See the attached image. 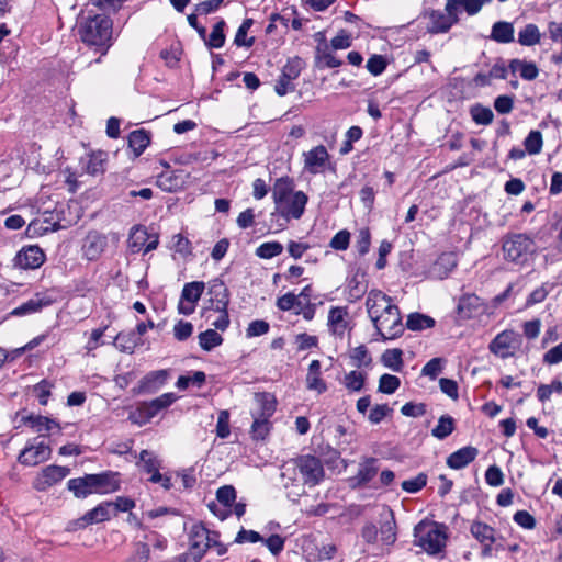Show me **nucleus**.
<instances>
[{
	"instance_id": "22",
	"label": "nucleus",
	"mask_w": 562,
	"mask_h": 562,
	"mask_svg": "<svg viewBox=\"0 0 562 562\" xmlns=\"http://www.w3.org/2000/svg\"><path fill=\"white\" fill-rule=\"evenodd\" d=\"M477 453L479 450L472 446L460 448L447 458V465L454 470L463 469L476 458Z\"/></svg>"
},
{
	"instance_id": "17",
	"label": "nucleus",
	"mask_w": 562,
	"mask_h": 562,
	"mask_svg": "<svg viewBox=\"0 0 562 562\" xmlns=\"http://www.w3.org/2000/svg\"><path fill=\"white\" fill-rule=\"evenodd\" d=\"M176 395L173 393H165L150 402H143L138 406V412L146 420L155 417L160 411L169 407L175 401Z\"/></svg>"
},
{
	"instance_id": "43",
	"label": "nucleus",
	"mask_w": 562,
	"mask_h": 562,
	"mask_svg": "<svg viewBox=\"0 0 562 562\" xmlns=\"http://www.w3.org/2000/svg\"><path fill=\"white\" fill-rule=\"evenodd\" d=\"M540 40H541L540 30L533 23L527 24L518 33V43L522 46H533L536 44H539Z\"/></svg>"
},
{
	"instance_id": "55",
	"label": "nucleus",
	"mask_w": 562,
	"mask_h": 562,
	"mask_svg": "<svg viewBox=\"0 0 562 562\" xmlns=\"http://www.w3.org/2000/svg\"><path fill=\"white\" fill-rule=\"evenodd\" d=\"M524 146L529 155H537L542 150L543 139L540 131H531L524 140Z\"/></svg>"
},
{
	"instance_id": "45",
	"label": "nucleus",
	"mask_w": 562,
	"mask_h": 562,
	"mask_svg": "<svg viewBox=\"0 0 562 562\" xmlns=\"http://www.w3.org/2000/svg\"><path fill=\"white\" fill-rule=\"evenodd\" d=\"M106 160V154L103 151L92 153L88 156L85 169L86 172L91 176H97L104 172V164Z\"/></svg>"
},
{
	"instance_id": "51",
	"label": "nucleus",
	"mask_w": 562,
	"mask_h": 562,
	"mask_svg": "<svg viewBox=\"0 0 562 562\" xmlns=\"http://www.w3.org/2000/svg\"><path fill=\"white\" fill-rule=\"evenodd\" d=\"M453 430L454 419L449 415H442L439 418L437 426L431 430V435L435 438L442 440L452 434Z\"/></svg>"
},
{
	"instance_id": "62",
	"label": "nucleus",
	"mask_w": 562,
	"mask_h": 562,
	"mask_svg": "<svg viewBox=\"0 0 562 562\" xmlns=\"http://www.w3.org/2000/svg\"><path fill=\"white\" fill-rule=\"evenodd\" d=\"M427 484V475L419 473L417 476L402 482V488L407 493H417Z\"/></svg>"
},
{
	"instance_id": "18",
	"label": "nucleus",
	"mask_w": 562,
	"mask_h": 562,
	"mask_svg": "<svg viewBox=\"0 0 562 562\" xmlns=\"http://www.w3.org/2000/svg\"><path fill=\"white\" fill-rule=\"evenodd\" d=\"M329 159L327 149L323 145H318L304 154V168L312 175L323 171Z\"/></svg>"
},
{
	"instance_id": "58",
	"label": "nucleus",
	"mask_w": 562,
	"mask_h": 562,
	"mask_svg": "<svg viewBox=\"0 0 562 562\" xmlns=\"http://www.w3.org/2000/svg\"><path fill=\"white\" fill-rule=\"evenodd\" d=\"M283 251V246L279 241H267L261 244L256 249V256L261 259H271L276 256H279Z\"/></svg>"
},
{
	"instance_id": "64",
	"label": "nucleus",
	"mask_w": 562,
	"mask_h": 562,
	"mask_svg": "<svg viewBox=\"0 0 562 562\" xmlns=\"http://www.w3.org/2000/svg\"><path fill=\"white\" fill-rule=\"evenodd\" d=\"M150 557V549L146 542H137L134 552L130 557L128 562H147Z\"/></svg>"
},
{
	"instance_id": "24",
	"label": "nucleus",
	"mask_w": 562,
	"mask_h": 562,
	"mask_svg": "<svg viewBox=\"0 0 562 562\" xmlns=\"http://www.w3.org/2000/svg\"><path fill=\"white\" fill-rule=\"evenodd\" d=\"M281 477L283 481V486L285 488H288L289 486H302L297 457L290 459L282 464Z\"/></svg>"
},
{
	"instance_id": "34",
	"label": "nucleus",
	"mask_w": 562,
	"mask_h": 562,
	"mask_svg": "<svg viewBox=\"0 0 562 562\" xmlns=\"http://www.w3.org/2000/svg\"><path fill=\"white\" fill-rule=\"evenodd\" d=\"M21 423L29 425L38 432L43 429L52 430L53 428L61 430L58 422L42 415L21 414Z\"/></svg>"
},
{
	"instance_id": "63",
	"label": "nucleus",
	"mask_w": 562,
	"mask_h": 562,
	"mask_svg": "<svg viewBox=\"0 0 562 562\" xmlns=\"http://www.w3.org/2000/svg\"><path fill=\"white\" fill-rule=\"evenodd\" d=\"M442 359L432 358L422 369V374L435 380L442 371Z\"/></svg>"
},
{
	"instance_id": "8",
	"label": "nucleus",
	"mask_w": 562,
	"mask_h": 562,
	"mask_svg": "<svg viewBox=\"0 0 562 562\" xmlns=\"http://www.w3.org/2000/svg\"><path fill=\"white\" fill-rule=\"evenodd\" d=\"M519 335L514 330H504L496 335L490 342L488 349L495 356L507 359L515 353V349L519 346Z\"/></svg>"
},
{
	"instance_id": "48",
	"label": "nucleus",
	"mask_w": 562,
	"mask_h": 562,
	"mask_svg": "<svg viewBox=\"0 0 562 562\" xmlns=\"http://www.w3.org/2000/svg\"><path fill=\"white\" fill-rule=\"evenodd\" d=\"M349 358L351 364L358 369L368 368L372 363V358L364 345H360L350 350Z\"/></svg>"
},
{
	"instance_id": "6",
	"label": "nucleus",
	"mask_w": 562,
	"mask_h": 562,
	"mask_svg": "<svg viewBox=\"0 0 562 562\" xmlns=\"http://www.w3.org/2000/svg\"><path fill=\"white\" fill-rule=\"evenodd\" d=\"M300 475L302 487L307 485L310 487L318 485L325 476V471L322 461L312 454L299 456Z\"/></svg>"
},
{
	"instance_id": "35",
	"label": "nucleus",
	"mask_w": 562,
	"mask_h": 562,
	"mask_svg": "<svg viewBox=\"0 0 562 562\" xmlns=\"http://www.w3.org/2000/svg\"><path fill=\"white\" fill-rule=\"evenodd\" d=\"M514 26L510 22L498 21L492 26L490 37L497 43H512L514 41Z\"/></svg>"
},
{
	"instance_id": "5",
	"label": "nucleus",
	"mask_w": 562,
	"mask_h": 562,
	"mask_svg": "<svg viewBox=\"0 0 562 562\" xmlns=\"http://www.w3.org/2000/svg\"><path fill=\"white\" fill-rule=\"evenodd\" d=\"M372 323L383 340L395 339L404 333L401 312L396 305L389 306V310Z\"/></svg>"
},
{
	"instance_id": "38",
	"label": "nucleus",
	"mask_w": 562,
	"mask_h": 562,
	"mask_svg": "<svg viewBox=\"0 0 562 562\" xmlns=\"http://www.w3.org/2000/svg\"><path fill=\"white\" fill-rule=\"evenodd\" d=\"M295 192L293 191V181L290 178H279L272 189L273 202H284V199L295 195Z\"/></svg>"
},
{
	"instance_id": "49",
	"label": "nucleus",
	"mask_w": 562,
	"mask_h": 562,
	"mask_svg": "<svg viewBox=\"0 0 562 562\" xmlns=\"http://www.w3.org/2000/svg\"><path fill=\"white\" fill-rule=\"evenodd\" d=\"M435 325V319L428 315L420 313H412L407 317L406 326L411 330H423L431 328Z\"/></svg>"
},
{
	"instance_id": "29",
	"label": "nucleus",
	"mask_w": 562,
	"mask_h": 562,
	"mask_svg": "<svg viewBox=\"0 0 562 562\" xmlns=\"http://www.w3.org/2000/svg\"><path fill=\"white\" fill-rule=\"evenodd\" d=\"M68 490L77 498H86L90 494H95L92 474H86L82 477L71 479L67 483Z\"/></svg>"
},
{
	"instance_id": "25",
	"label": "nucleus",
	"mask_w": 562,
	"mask_h": 562,
	"mask_svg": "<svg viewBox=\"0 0 562 562\" xmlns=\"http://www.w3.org/2000/svg\"><path fill=\"white\" fill-rule=\"evenodd\" d=\"M484 4V0H447L445 10L447 13L454 14L464 10L469 15L479 13Z\"/></svg>"
},
{
	"instance_id": "12",
	"label": "nucleus",
	"mask_w": 562,
	"mask_h": 562,
	"mask_svg": "<svg viewBox=\"0 0 562 562\" xmlns=\"http://www.w3.org/2000/svg\"><path fill=\"white\" fill-rule=\"evenodd\" d=\"M393 305L391 297L380 290H371L368 293L366 307L372 322L378 321L379 316L383 315L389 310V306Z\"/></svg>"
},
{
	"instance_id": "39",
	"label": "nucleus",
	"mask_w": 562,
	"mask_h": 562,
	"mask_svg": "<svg viewBox=\"0 0 562 562\" xmlns=\"http://www.w3.org/2000/svg\"><path fill=\"white\" fill-rule=\"evenodd\" d=\"M367 282L364 280V274H359L358 272L353 274L348 281L347 290H348V300L350 302H356L360 300L363 294L367 292Z\"/></svg>"
},
{
	"instance_id": "32",
	"label": "nucleus",
	"mask_w": 562,
	"mask_h": 562,
	"mask_svg": "<svg viewBox=\"0 0 562 562\" xmlns=\"http://www.w3.org/2000/svg\"><path fill=\"white\" fill-rule=\"evenodd\" d=\"M255 401L257 404V408L251 412V415H257L269 419L274 414L277 406L274 395L266 392L257 393L255 395Z\"/></svg>"
},
{
	"instance_id": "56",
	"label": "nucleus",
	"mask_w": 562,
	"mask_h": 562,
	"mask_svg": "<svg viewBox=\"0 0 562 562\" xmlns=\"http://www.w3.org/2000/svg\"><path fill=\"white\" fill-rule=\"evenodd\" d=\"M254 418L251 425V436L256 440H263L270 431V422L257 415H251Z\"/></svg>"
},
{
	"instance_id": "37",
	"label": "nucleus",
	"mask_w": 562,
	"mask_h": 562,
	"mask_svg": "<svg viewBox=\"0 0 562 562\" xmlns=\"http://www.w3.org/2000/svg\"><path fill=\"white\" fill-rule=\"evenodd\" d=\"M52 303L50 300H45L40 294L24 302L20 306L15 307L11 314L15 316H23L38 312L43 306H47Z\"/></svg>"
},
{
	"instance_id": "2",
	"label": "nucleus",
	"mask_w": 562,
	"mask_h": 562,
	"mask_svg": "<svg viewBox=\"0 0 562 562\" xmlns=\"http://www.w3.org/2000/svg\"><path fill=\"white\" fill-rule=\"evenodd\" d=\"M415 544L429 554H436L446 544L447 536L442 526L436 522L420 521L414 528Z\"/></svg>"
},
{
	"instance_id": "4",
	"label": "nucleus",
	"mask_w": 562,
	"mask_h": 562,
	"mask_svg": "<svg viewBox=\"0 0 562 562\" xmlns=\"http://www.w3.org/2000/svg\"><path fill=\"white\" fill-rule=\"evenodd\" d=\"M213 532L202 524H195L189 532V550L183 555L184 562H200L207 549L212 548Z\"/></svg>"
},
{
	"instance_id": "14",
	"label": "nucleus",
	"mask_w": 562,
	"mask_h": 562,
	"mask_svg": "<svg viewBox=\"0 0 562 562\" xmlns=\"http://www.w3.org/2000/svg\"><path fill=\"white\" fill-rule=\"evenodd\" d=\"M425 18L428 19L427 32L431 34L446 33L459 21V18L454 14H445L439 10H431L425 14Z\"/></svg>"
},
{
	"instance_id": "61",
	"label": "nucleus",
	"mask_w": 562,
	"mask_h": 562,
	"mask_svg": "<svg viewBox=\"0 0 562 562\" xmlns=\"http://www.w3.org/2000/svg\"><path fill=\"white\" fill-rule=\"evenodd\" d=\"M216 499L225 507H231L236 499V490L232 485H224L217 490Z\"/></svg>"
},
{
	"instance_id": "57",
	"label": "nucleus",
	"mask_w": 562,
	"mask_h": 562,
	"mask_svg": "<svg viewBox=\"0 0 562 562\" xmlns=\"http://www.w3.org/2000/svg\"><path fill=\"white\" fill-rule=\"evenodd\" d=\"M251 25H252L251 19H245L243 21V23L238 27L235 38H234V44L236 46L251 47L254 45L255 38L254 37L247 38V33H248L249 29L251 27Z\"/></svg>"
},
{
	"instance_id": "7",
	"label": "nucleus",
	"mask_w": 562,
	"mask_h": 562,
	"mask_svg": "<svg viewBox=\"0 0 562 562\" xmlns=\"http://www.w3.org/2000/svg\"><path fill=\"white\" fill-rule=\"evenodd\" d=\"M307 195L303 191H296L295 195L284 199V202H277L272 215H279L286 222L291 218L299 220L305 210Z\"/></svg>"
},
{
	"instance_id": "54",
	"label": "nucleus",
	"mask_w": 562,
	"mask_h": 562,
	"mask_svg": "<svg viewBox=\"0 0 562 562\" xmlns=\"http://www.w3.org/2000/svg\"><path fill=\"white\" fill-rule=\"evenodd\" d=\"M472 120L480 125H488L493 122L494 114L492 110L482 104H475L470 109Z\"/></svg>"
},
{
	"instance_id": "11",
	"label": "nucleus",
	"mask_w": 562,
	"mask_h": 562,
	"mask_svg": "<svg viewBox=\"0 0 562 562\" xmlns=\"http://www.w3.org/2000/svg\"><path fill=\"white\" fill-rule=\"evenodd\" d=\"M50 454L52 449L45 442L42 441L36 445L29 443L19 454L18 461L23 465L33 467L47 461L50 458Z\"/></svg>"
},
{
	"instance_id": "40",
	"label": "nucleus",
	"mask_w": 562,
	"mask_h": 562,
	"mask_svg": "<svg viewBox=\"0 0 562 562\" xmlns=\"http://www.w3.org/2000/svg\"><path fill=\"white\" fill-rule=\"evenodd\" d=\"M470 531L472 536L482 543L492 544L495 541V530L482 521H473Z\"/></svg>"
},
{
	"instance_id": "9",
	"label": "nucleus",
	"mask_w": 562,
	"mask_h": 562,
	"mask_svg": "<svg viewBox=\"0 0 562 562\" xmlns=\"http://www.w3.org/2000/svg\"><path fill=\"white\" fill-rule=\"evenodd\" d=\"M112 506L111 502H105L99 504L97 507L87 512L82 517L75 519L69 522L68 530L76 531L79 529H83L89 525L99 524L110 519V507Z\"/></svg>"
},
{
	"instance_id": "31",
	"label": "nucleus",
	"mask_w": 562,
	"mask_h": 562,
	"mask_svg": "<svg viewBox=\"0 0 562 562\" xmlns=\"http://www.w3.org/2000/svg\"><path fill=\"white\" fill-rule=\"evenodd\" d=\"M168 379L167 370L153 371L146 374L138 386V390H133L134 393L153 392L159 389Z\"/></svg>"
},
{
	"instance_id": "19",
	"label": "nucleus",
	"mask_w": 562,
	"mask_h": 562,
	"mask_svg": "<svg viewBox=\"0 0 562 562\" xmlns=\"http://www.w3.org/2000/svg\"><path fill=\"white\" fill-rule=\"evenodd\" d=\"M315 67L318 69L324 68H336L341 66L342 61L338 59L334 53L333 48L326 42L324 37L319 41L315 48Z\"/></svg>"
},
{
	"instance_id": "50",
	"label": "nucleus",
	"mask_w": 562,
	"mask_h": 562,
	"mask_svg": "<svg viewBox=\"0 0 562 562\" xmlns=\"http://www.w3.org/2000/svg\"><path fill=\"white\" fill-rule=\"evenodd\" d=\"M222 342L223 337L215 329H207L199 335V345L205 351H211Z\"/></svg>"
},
{
	"instance_id": "41",
	"label": "nucleus",
	"mask_w": 562,
	"mask_h": 562,
	"mask_svg": "<svg viewBox=\"0 0 562 562\" xmlns=\"http://www.w3.org/2000/svg\"><path fill=\"white\" fill-rule=\"evenodd\" d=\"M149 143V133L145 130L133 131L128 136V146L132 148L135 156L143 154Z\"/></svg>"
},
{
	"instance_id": "23",
	"label": "nucleus",
	"mask_w": 562,
	"mask_h": 562,
	"mask_svg": "<svg viewBox=\"0 0 562 562\" xmlns=\"http://www.w3.org/2000/svg\"><path fill=\"white\" fill-rule=\"evenodd\" d=\"M348 312L346 307H331L328 313V327L333 335L342 338L347 327Z\"/></svg>"
},
{
	"instance_id": "59",
	"label": "nucleus",
	"mask_w": 562,
	"mask_h": 562,
	"mask_svg": "<svg viewBox=\"0 0 562 562\" xmlns=\"http://www.w3.org/2000/svg\"><path fill=\"white\" fill-rule=\"evenodd\" d=\"M401 385V380L396 375L384 373L379 379L378 391L383 394H393Z\"/></svg>"
},
{
	"instance_id": "53",
	"label": "nucleus",
	"mask_w": 562,
	"mask_h": 562,
	"mask_svg": "<svg viewBox=\"0 0 562 562\" xmlns=\"http://www.w3.org/2000/svg\"><path fill=\"white\" fill-rule=\"evenodd\" d=\"M401 349H387L382 355V363L395 372H400L403 367Z\"/></svg>"
},
{
	"instance_id": "60",
	"label": "nucleus",
	"mask_w": 562,
	"mask_h": 562,
	"mask_svg": "<svg viewBox=\"0 0 562 562\" xmlns=\"http://www.w3.org/2000/svg\"><path fill=\"white\" fill-rule=\"evenodd\" d=\"M387 66V61L384 56L382 55H372L366 65V68L368 71L373 76L381 75Z\"/></svg>"
},
{
	"instance_id": "28",
	"label": "nucleus",
	"mask_w": 562,
	"mask_h": 562,
	"mask_svg": "<svg viewBox=\"0 0 562 562\" xmlns=\"http://www.w3.org/2000/svg\"><path fill=\"white\" fill-rule=\"evenodd\" d=\"M94 482L95 494H109L116 492L120 488V482L116 479L117 474L113 472H103L92 474Z\"/></svg>"
},
{
	"instance_id": "30",
	"label": "nucleus",
	"mask_w": 562,
	"mask_h": 562,
	"mask_svg": "<svg viewBox=\"0 0 562 562\" xmlns=\"http://www.w3.org/2000/svg\"><path fill=\"white\" fill-rule=\"evenodd\" d=\"M305 382L308 390L316 391L318 394L327 391V384L322 379L321 362L318 360H313L310 363Z\"/></svg>"
},
{
	"instance_id": "36",
	"label": "nucleus",
	"mask_w": 562,
	"mask_h": 562,
	"mask_svg": "<svg viewBox=\"0 0 562 562\" xmlns=\"http://www.w3.org/2000/svg\"><path fill=\"white\" fill-rule=\"evenodd\" d=\"M368 374L360 370H352L345 374L342 385L350 393L361 392L366 385Z\"/></svg>"
},
{
	"instance_id": "33",
	"label": "nucleus",
	"mask_w": 562,
	"mask_h": 562,
	"mask_svg": "<svg viewBox=\"0 0 562 562\" xmlns=\"http://www.w3.org/2000/svg\"><path fill=\"white\" fill-rule=\"evenodd\" d=\"M508 68L513 75L518 72L524 80L528 81L535 80L539 75V69L535 63L518 58L512 59Z\"/></svg>"
},
{
	"instance_id": "15",
	"label": "nucleus",
	"mask_w": 562,
	"mask_h": 562,
	"mask_svg": "<svg viewBox=\"0 0 562 562\" xmlns=\"http://www.w3.org/2000/svg\"><path fill=\"white\" fill-rule=\"evenodd\" d=\"M108 245L106 236L91 231L87 234L82 243V252L88 260L98 259Z\"/></svg>"
},
{
	"instance_id": "46",
	"label": "nucleus",
	"mask_w": 562,
	"mask_h": 562,
	"mask_svg": "<svg viewBox=\"0 0 562 562\" xmlns=\"http://www.w3.org/2000/svg\"><path fill=\"white\" fill-rule=\"evenodd\" d=\"M148 239V234L145 227L134 226L130 233L128 247L132 252L142 251L145 243Z\"/></svg>"
},
{
	"instance_id": "21",
	"label": "nucleus",
	"mask_w": 562,
	"mask_h": 562,
	"mask_svg": "<svg viewBox=\"0 0 562 562\" xmlns=\"http://www.w3.org/2000/svg\"><path fill=\"white\" fill-rule=\"evenodd\" d=\"M299 75L300 68L293 63H288L283 67L282 72L276 83L274 90L277 94L282 97L285 95L289 91L294 90V86L291 82L297 78Z\"/></svg>"
},
{
	"instance_id": "52",
	"label": "nucleus",
	"mask_w": 562,
	"mask_h": 562,
	"mask_svg": "<svg viewBox=\"0 0 562 562\" xmlns=\"http://www.w3.org/2000/svg\"><path fill=\"white\" fill-rule=\"evenodd\" d=\"M226 26V23L224 20H220L215 23V25L212 29V32L205 41V45L210 48H221L225 43V34H224V27Z\"/></svg>"
},
{
	"instance_id": "26",
	"label": "nucleus",
	"mask_w": 562,
	"mask_h": 562,
	"mask_svg": "<svg viewBox=\"0 0 562 562\" xmlns=\"http://www.w3.org/2000/svg\"><path fill=\"white\" fill-rule=\"evenodd\" d=\"M457 267V256L453 252H446L435 261L430 273L434 278L445 279Z\"/></svg>"
},
{
	"instance_id": "10",
	"label": "nucleus",
	"mask_w": 562,
	"mask_h": 562,
	"mask_svg": "<svg viewBox=\"0 0 562 562\" xmlns=\"http://www.w3.org/2000/svg\"><path fill=\"white\" fill-rule=\"evenodd\" d=\"M70 470L61 465H48L35 477L33 487L40 492L46 491L58 482L63 481Z\"/></svg>"
},
{
	"instance_id": "16",
	"label": "nucleus",
	"mask_w": 562,
	"mask_h": 562,
	"mask_svg": "<svg viewBox=\"0 0 562 562\" xmlns=\"http://www.w3.org/2000/svg\"><path fill=\"white\" fill-rule=\"evenodd\" d=\"M207 295L210 296V308L224 310L229 304V292L223 280L216 278L209 282Z\"/></svg>"
},
{
	"instance_id": "13",
	"label": "nucleus",
	"mask_w": 562,
	"mask_h": 562,
	"mask_svg": "<svg viewBox=\"0 0 562 562\" xmlns=\"http://www.w3.org/2000/svg\"><path fill=\"white\" fill-rule=\"evenodd\" d=\"M45 261V254L38 246L23 247L15 256V266L21 269H36Z\"/></svg>"
},
{
	"instance_id": "3",
	"label": "nucleus",
	"mask_w": 562,
	"mask_h": 562,
	"mask_svg": "<svg viewBox=\"0 0 562 562\" xmlns=\"http://www.w3.org/2000/svg\"><path fill=\"white\" fill-rule=\"evenodd\" d=\"M533 240L527 235L513 234L503 243L504 258L516 265H524L533 252Z\"/></svg>"
},
{
	"instance_id": "42",
	"label": "nucleus",
	"mask_w": 562,
	"mask_h": 562,
	"mask_svg": "<svg viewBox=\"0 0 562 562\" xmlns=\"http://www.w3.org/2000/svg\"><path fill=\"white\" fill-rule=\"evenodd\" d=\"M378 473L376 459L367 458L359 465V471L355 480H357L358 484H367L369 483Z\"/></svg>"
},
{
	"instance_id": "20",
	"label": "nucleus",
	"mask_w": 562,
	"mask_h": 562,
	"mask_svg": "<svg viewBox=\"0 0 562 562\" xmlns=\"http://www.w3.org/2000/svg\"><path fill=\"white\" fill-rule=\"evenodd\" d=\"M380 535L383 544L390 547L396 541V522L393 512L384 507L381 513Z\"/></svg>"
},
{
	"instance_id": "1",
	"label": "nucleus",
	"mask_w": 562,
	"mask_h": 562,
	"mask_svg": "<svg viewBox=\"0 0 562 562\" xmlns=\"http://www.w3.org/2000/svg\"><path fill=\"white\" fill-rule=\"evenodd\" d=\"M79 34L83 43L100 47L101 54L105 55L111 45L112 21L99 14L88 18L80 24Z\"/></svg>"
},
{
	"instance_id": "27",
	"label": "nucleus",
	"mask_w": 562,
	"mask_h": 562,
	"mask_svg": "<svg viewBox=\"0 0 562 562\" xmlns=\"http://www.w3.org/2000/svg\"><path fill=\"white\" fill-rule=\"evenodd\" d=\"M481 308L482 301L477 295L465 294L459 300L457 313L460 318L469 319L473 317L476 313H479Z\"/></svg>"
},
{
	"instance_id": "47",
	"label": "nucleus",
	"mask_w": 562,
	"mask_h": 562,
	"mask_svg": "<svg viewBox=\"0 0 562 562\" xmlns=\"http://www.w3.org/2000/svg\"><path fill=\"white\" fill-rule=\"evenodd\" d=\"M139 462L143 470L150 474V476L155 475L156 473H160L159 469L161 468V463L154 452L142 450L139 453Z\"/></svg>"
},
{
	"instance_id": "44",
	"label": "nucleus",
	"mask_w": 562,
	"mask_h": 562,
	"mask_svg": "<svg viewBox=\"0 0 562 562\" xmlns=\"http://www.w3.org/2000/svg\"><path fill=\"white\" fill-rule=\"evenodd\" d=\"M205 289V283L203 281H193L186 283L182 292H181V300L187 301L188 303H198L201 299V295L203 294Z\"/></svg>"
}]
</instances>
